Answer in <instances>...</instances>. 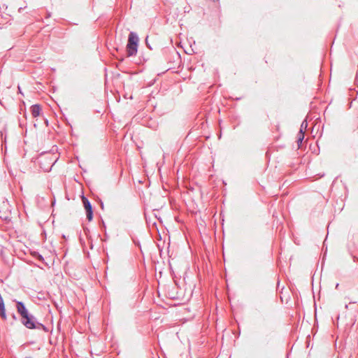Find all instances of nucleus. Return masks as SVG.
<instances>
[{
	"label": "nucleus",
	"instance_id": "nucleus-6",
	"mask_svg": "<svg viewBox=\"0 0 358 358\" xmlns=\"http://www.w3.org/2000/svg\"><path fill=\"white\" fill-rule=\"evenodd\" d=\"M304 132L302 131V129H300L299 134H298V139H297V144L299 147H301V144L303 142V140L304 138Z\"/></svg>",
	"mask_w": 358,
	"mask_h": 358
},
{
	"label": "nucleus",
	"instance_id": "nucleus-2",
	"mask_svg": "<svg viewBox=\"0 0 358 358\" xmlns=\"http://www.w3.org/2000/svg\"><path fill=\"white\" fill-rule=\"evenodd\" d=\"M82 201L86 211L87 219L89 222L93 219V208L90 201L85 196H82Z\"/></svg>",
	"mask_w": 358,
	"mask_h": 358
},
{
	"label": "nucleus",
	"instance_id": "nucleus-4",
	"mask_svg": "<svg viewBox=\"0 0 358 358\" xmlns=\"http://www.w3.org/2000/svg\"><path fill=\"white\" fill-rule=\"evenodd\" d=\"M16 308L17 313L21 315V317L27 315V314L29 313L22 301H16Z\"/></svg>",
	"mask_w": 358,
	"mask_h": 358
},
{
	"label": "nucleus",
	"instance_id": "nucleus-8",
	"mask_svg": "<svg viewBox=\"0 0 358 358\" xmlns=\"http://www.w3.org/2000/svg\"><path fill=\"white\" fill-rule=\"evenodd\" d=\"M1 139H4V141H6V128L4 127L1 131Z\"/></svg>",
	"mask_w": 358,
	"mask_h": 358
},
{
	"label": "nucleus",
	"instance_id": "nucleus-7",
	"mask_svg": "<svg viewBox=\"0 0 358 358\" xmlns=\"http://www.w3.org/2000/svg\"><path fill=\"white\" fill-rule=\"evenodd\" d=\"M35 328L34 329H42L45 332H48V329L45 326L43 325L42 323H40V322H35Z\"/></svg>",
	"mask_w": 358,
	"mask_h": 358
},
{
	"label": "nucleus",
	"instance_id": "nucleus-5",
	"mask_svg": "<svg viewBox=\"0 0 358 358\" xmlns=\"http://www.w3.org/2000/svg\"><path fill=\"white\" fill-rule=\"evenodd\" d=\"M41 107L38 104H34L31 107V113L33 117H36L40 115Z\"/></svg>",
	"mask_w": 358,
	"mask_h": 358
},
{
	"label": "nucleus",
	"instance_id": "nucleus-12",
	"mask_svg": "<svg viewBox=\"0 0 358 358\" xmlns=\"http://www.w3.org/2000/svg\"><path fill=\"white\" fill-rule=\"evenodd\" d=\"M13 318L15 319V320L16 319V317H15V314L13 315Z\"/></svg>",
	"mask_w": 358,
	"mask_h": 358
},
{
	"label": "nucleus",
	"instance_id": "nucleus-3",
	"mask_svg": "<svg viewBox=\"0 0 358 358\" xmlns=\"http://www.w3.org/2000/svg\"><path fill=\"white\" fill-rule=\"evenodd\" d=\"M36 320L35 317L29 313L22 317V323L29 329H34Z\"/></svg>",
	"mask_w": 358,
	"mask_h": 358
},
{
	"label": "nucleus",
	"instance_id": "nucleus-1",
	"mask_svg": "<svg viewBox=\"0 0 358 358\" xmlns=\"http://www.w3.org/2000/svg\"><path fill=\"white\" fill-rule=\"evenodd\" d=\"M139 38L138 35L131 31L128 37V43L127 45V54L128 57L136 55L138 50Z\"/></svg>",
	"mask_w": 358,
	"mask_h": 358
},
{
	"label": "nucleus",
	"instance_id": "nucleus-11",
	"mask_svg": "<svg viewBox=\"0 0 358 358\" xmlns=\"http://www.w3.org/2000/svg\"><path fill=\"white\" fill-rule=\"evenodd\" d=\"M338 286H339V284L337 283L336 285V288L338 289Z\"/></svg>",
	"mask_w": 358,
	"mask_h": 358
},
{
	"label": "nucleus",
	"instance_id": "nucleus-9",
	"mask_svg": "<svg viewBox=\"0 0 358 358\" xmlns=\"http://www.w3.org/2000/svg\"><path fill=\"white\" fill-rule=\"evenodd\" d=\"M307 126H308V123H307L306 120H303L301 124L300 129H302V131H303V129H306Z\"/></svg>",
	"mask_w": 358,
	"mask_h": 358
},
{
	"label": "nucleus",
	"instance_id": "nucleus-13",
	"mask_svg": "<svg viewBox=\"0 0 358 358\" xmlns=\"http://www.w3.org/2000/svg\"><path fill=\"white\" fill-rule=\"evenodd\" d=\"M50 16V13L47 14V17H49Z\"/></svg>",
	"mask_w": 358,
	"mask_h": 358
},
{
	"label": "nucleus",
	"instance_id": "nucleus-10",
	"mask_svg": "<svg viewBox=\"0 0 358 358\" xmlns=\"http://www.w3.org/2000/svg\"><path fill=\"white\" fill-rule=\"evenodd\" d=\"M38 259H43V257H42V255H38Z\"/></svg>",
	"mask_w": 358,
	"mask_h": 358
},
{
	"label": "nucleus",
	"instance_id": "nucleus-14",
	"mask_svg": "<svg viewBox=\"0 0 358 358\" xmlns=\"http://www.w3.org/2000/svg\"><path fill=\"white\" fill-rule=\"evenodd\" d=\"M26 358H30V357H26Z\"/></svg>",
	"mask_w": 358,
	"mask_h": 358
}]
</instances>
